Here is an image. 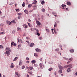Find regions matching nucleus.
<instances>
[{
	"label": "nucleus",
	"mask_w": 77,
	"mask_h": 77,
	"mask_svg": "<svg viewBox=\"0 0 77 77\" xmlns=\"http://www.w3.org/2000/svg\"><path fill=\"white\" fill-rule=\"evenodd\" d=\"M7 24H9V25H11V24H12V23H16L15 21V20H13L11 22H10L8 20L6 22Z\"/></svg>",
	"instance_id": "obj_1"
},
{
	"label": "nucleus",
	"mask_w": 77,
	"mask_h": 77,
	"mask_svg": "<svg viewBox=\"0 0 77 77\" xmlns=\"http://www.w3.org/2000/svg\"><path fill=\"white\" fill-rule=\"evenodd\" d=\"M72 64H71L70 65H66L65 66V67H66V68H67L68 67H70V68H72Z\"/></svg>",
	"instance_id": "obj_2"
},
{
	"label": "nucleus",
	"mask_w": 77,
	"mask_h": 77,
	"mask_svg": "<svg viewBox=\"0 0 77 77\" xmlns=\"http://www.w3.org/2000/svg\"><path fill=\"white\" fill-rule=\"evenodd\" d=\"M18 15L19 16L18 17V19H20V18H21V15H22L20 13H19L18 14Z\"/></svg>",
	"instance_id": "obj_3"
},
{
	"label": "nucleus",
	"mask_w": 77,
	"mask_h": 77,
	"mask_svg": "<svg viewBox=\"0 0 77 77\" xmlns=\"http://www.w3.org/2000/svg\"><path fill=\"white\" fill-rule=\"evenodd\" d=\"M39 65L41 69H43V67H44V65H42V63H40L39 64Z\"/></svg>",
	"instance_id": "obj_4"
},
{
	"label": "nucleus",
	"mask_w": 77,
	"mask_h": 77,
	"mask_svg": "<svg viewBox=\"0 0 77 77\" xmlns=\"http://www.w3.org/2000/svg\"><path fill=\"white\" fill-rule=\"evenodd\" d=\"M14 43V42H12V43H11V47H12L13 45V46H16V44H15Z\"/></svg>",
	"instance_id": "obj_5"
},
{
	"label": "nucleus",
	"mask_w": 77,
	"mask_h": 77,
	"mask_svg": "<svg viewBox=\"0 0 77 77\" xmlns=\"http://www.w3.org/2000/svg\"><path fill=\"white\" fill-rule=\"evenodd\" d=\"M10 52L9 51H6V54H7V56H9V55H10Z\"/></svg>",
	"instance_id": "obj_6"
},
{
	"label": "nucleus",
	"mask_w": 77,
	"mask_h": 77,
	"mask_svg": "<svg viewBox=\"0 0 77 77\" xmlns=\"http://www.w3.org/2000/svg\"><path fill=\"white\" fill-rule=\"evenodd\" d=\"M35 50L37 52H40V51H41V50L38 48L35 49Z\"/></svg>",
	"instance_id": "obj_7"
},
{
	"label": "nucleus",
	"mask_w": 77,
	"mask_h": 77,
	"mask_svg": "<svg viewBox=\"0 0 77 77\" xmlns=\"http://www.w3.org/2000/svg\"><path fill=\"white\" fill-rule=\"evenodd\" d=\"M36 23H37V24L38 25V26H40L41 25V23L39 22L38 21H36Z\"/></svg>",
	"instance_id": "obj_8"
},
{
	"label": "nucleus",
	"mask_w": 77,
	"mask_h": 77,
	"mask_svg": "<svg viewBox=\"0 0 77 77\" xmlns=\"http://www.w3.org/2000/svg\"><path fill=\"white\" fill-rule=\"evenodd\" d=\"M6 49L7 51H8L9 52H11V51L10 48H6Z\"/></svg>",
	"instance_id": "obj_9"
},
{
	"label": "nucleus",
	"mask_w": 77,
	"mask_h": 77,
	"mask_svg": "<svg viewBox=\"0 0 77 77\" xmlns=\"http://www.w3.org/2000/svg\"><path fill=\"white\" fill-rule=\"evenodd\" d=\"M14 65L13 64V63H12L11 64V68H13L14 67Z\"/></svg>",
	"instance_id": "obj_10"
},
{
	"label": "nucleus",
	"mask_w": 77,
	"mask_h": 77,
	"mask_svg": "<svg viewBox=\"0 0 77 77\" xmlns=\"http://www.w3.org/2000/svg\"><path fill=\"white\" fill-rule=\"evenodd\" d=\"M24 12L25 13V14H29V11H28L26 10H25Z\"/></svg>",
	"instance_id": "obj_11"
},
{
	"label": "nucleus",
	"mask_w": 77,
	"mask_h": 77,
	"mask_svg": "<svg viewBox=\"0 0 77 77\" xmlns=\"http://www.w3.org/2000/svg\"><path fill=\"white\" fill-rule=\"evenodd\" d=\"M33 45H35V44L34 43H32L30 44V47H33Z\"/></svg>",
	"instance_id": "obj_12"
},
{
	"label": "nucleus",
	"mask_w": 77,
	"mask_h": 77,
	"mask_svg": "<svg viewBox=\"0 0 77 77\" xmlns=\"http://www.w3.org/2000/svg\"><path fill=\"white\" fill-rule=\"evenodd\" d=\"M70 71H71V69H70V68H69L67 69V72H70Z\"/></svg>",
	"instance_id": "obj_13"
},
{
	"label": "nucleus",
	"mask_w": 77,
	"mask_h": 77,
	"mask_svg": "<svg viewBox=\"0 0 77 77\" xmlns=\"http://www.w3.org/2000/svg\"><path fill=\"white\" fill-rule=\"evenodd\" d=\"M66 4L67 5H68L69 6H70V5H71V2H67L66 3Z\"/></svg>",
	"instance_id": "obj_14"
},
{
	"label": "nucleus",
	"mask_w": 77,
	"mask_h": 77,
	"mask_svg": "<svg viewBox=\"0 0 77 77\" xmlns=\"http://www.w3.org/2000/svg\"><path fill=\"white\" fill-rule=\"evenodd\" d=\"M5 32H0V35H5Z\"/></svg>",
	"instance_id": "obj_15"
},
{
	"label": "nucleus",
	"mask_w": 77,
	"mask_h": 77,
	"mask_svg": "<svg viewBox=\"0 0 77 77\" xmlns=\"http://www.w3.org/2000/svg\"><path fill=\"white\" fill-rule=\"evenodd\" d=\"M32 5L30 4L28 5V7L29 8H31V7H32Z\"/></svg>",
	"instance_id": "obj_16"
},
{
	"label": "nucleus",
	"mask_w": 77,
	"mask_h": 77,
	"mask_svg": "<svg viewBox=\"0 0 77 77\" xmlns=\"http://www.w3.org/2000/svg\"><path fill=\"white\" fill-rule=\"evenodd\" d=\"M74 49H72L70 50V53H74Z\"/></svg>",
	"instance_id": "obj_17"
},
{
	"label": "nucleus",
	"mask_w": 77,
	"mask_h": 77,
	"mask_svg": "<svg viewBox=\"0 0 77 77\" xmlns=\"http://www.w3.org/2000/svg\"><path fill=\"white\" fill-rule=\"evenodd\" d=\"M31 62L32 63H36V61L35 60H33Z\"/></svg>",
	"instance_id": "obj_18"
},
{
	"label": "nucleus",
	"mask_w": 77,
	"mask_h": 77,
	"mask_svg": "<svg viewBox=\"0 0 77 77\" xmlns=\"http://www.w3.org/2000/svg\"><path fill=\"white\" fill-rule=\"evenodd\" d=\"M41 3L42 5H44V4H45V2L44 1H42L41 2Z\"/></svg>",
	"instance_id": "obj_19"
},
{
	"label": "nucleus",
	"mask_w": 77,
	"mask_h": 77,
	"mask_svg": "<svg viewBox=\"0 0 77 77\" xmlns=\"http://www.w3.org/2000/svg\"><path fill=\"white\" fill-rule=\"evenodd\" d=\"M21 30V29L19 27H17V31H19V30Z\"/></svg>",
	"instance_id": "obj_20"
},
{
	"label": "nucleus",
	"mask_w": 77,
	"mask_h": 77,
	"mask_svg": "<svg viewBox=\"0 0 77 77\" xmlns=\"http://www.w3.org/2000/svg\"><path fill=\"white\" fill-rule=\"evenodd\" d=\"M58 67L60 69H63V67H62V66H61L60 65L58 66Z\"/></svg>",
	"instance_id": "obj_21"
},
{
	"label": "nucleus",
	"mask_w": 77,
	"mask_h": 77,
	"mask_svg": "<svg viewBox=\"0 0 77 77\" xmlns=\"http://www.w3.org/2000/svg\"><path fill=\"white\" fill-rule=\"evenodd\" d=\"M18 59V57H15L13 60V61H15V60H17Z\"/></svg>",
	"instance_id": "obj_22"
},
{
	"label": "nucleus",
	"mask_w": 77,
	"mask_h": 77,
	"mask_svg": "<svg viewBox=\"0 0 77 77\" xmlns=\"http://www.w3.org/2000/svg\"><path fill=\"white\" fill-rule=\"evenodd\" d=\"M15 74H16V75H17V76H18V77H20V75H19L18 74V72H15Z\"/></svg>",
	"instance_id": "obj_23"
},
{
	"label": "nucleus",
	"mask_w": 77,
	"mask_h": 77,
	"mask_svg": "<svg viewBox=\"0 0 77 77\" xmlns=\"http://www.w3.org/2000/svg\"><path fill=\"white\" fill-rule=\"evenodd\" d=\"M59 72L60 74H61V73L62 72V69H60L59 70Z\"/></svg>",
	"instance_id": "obj_24"
},
{
	"label": "nucleus",
	"mask_w": 77,
	"mask_h": 77,
	"mask_svg": "<svg viewBox=\"0 0 77 77\" xmlns=\"http://www.w3.org/2000/svg\"><path fill=\"white\" fill-rule=\"evenodd\" d=\"M34 56H35L36 57H38V54L36 53H35L34 54Z\"/></svg>",
	"instance_id": "obj_25"
},
{
	"label": "nucleus",
	"mask_w": 77,
	"mask_h": 77,
	"mask_svg": "<svg viewBox=\"0 0 77 77\" xmlns=\"http://www.w3.org/2000/svg\"><path fill=\"white\" fill-rule=\"evenodd\" d=\"M41 11H42L43 12H45V9L44 8H42L41 9Z\"/></svg>",
	"instance_id": "obj_26"
},
{
	"label": "nucleus",
	"mask_w": 77,
	"mask_h": 77,
	"mask_svg": "<svg viewBox=\"0 0 77 77\" xmlns=\"http://www.w3.org/2000/svg\"><path fill=\"white\" fill-rule=\"evenodd\" d=\"M29 69H30L31 70H32V69H33V67L32 66H29Z\"/></svg>",
	"instance_id": "obj_27"
},
{
	"label": "nucleus",
	"mask_w": 77,
	"mask_h": 77,
	"mask_svg": "<svg viewBox=\"0 0 77 77\" xmlns=\"http://www.w3.org/2000/svg\"><path fill=\"white\" fill-rule=\"evenodd\" d=\"M48 70L49 71H51V70H53V68H49L48 69Z\"/></svg>",
	"instance_id": "obj_28"
},
{
	"label": "nucleus",
	"mask_w": 77,
	"mask_h": 77,
	"mask_svg": "<svg viewBox=\"0 0 77 77\" xmlns=\"http://www.w3.org/2000/svg\"><path fill=\"white\" fill-rule=\"evenodd\" d=\"M22 6L23 7H24V6H25V3L24 2H23L22 4Z\"/></svg>",
	"instance_id": "obj_29"
},
{
	"label": "nucleus",
	"mask_w": 77,
	"mask_h": 77,
	"mask_svg": "<svg viewBox=\"0 0 77 77\" xmlns=\"http://www.w3.org/2000/svg\"><path fill=\"white\" fill-rule=\"evenodd\" d=\"M21 64H22V61H20L19 65H21Z\"/></svg>",
	"instance_id": "obj_30"
},
{
	"label": "nucleus",
	"mask_w": 77,
	"mask_h": 77,
	"mask_svg": "<svg viewBox=\"0 0 77 77\" xmlns=\"http://www.w3.org/2000/svg\"><path fill=\"white\" fill-rule=\"evenodd\" d=\"M18 42H21V40L20 38H18Z\"/></svg>",
	"instance_id": "obj_31"
},
{
	"label": "nucleus",
	"mask_w": 77,
	"mask_h": 77,
	"mask_svg": "<svg viewBox=\"0 0 77 77\" xmlns=\"http://www.w3.org/2000/svg\"><path fill=\"white\" fill-rule=\"evenodd\" d=\"M62 7L63 8V7H66V5H64L63 4L62 5H61Z\"/></svg>",
	"instance_id": "obj_32"
},
{
	"label": "nucleus",
	"mask_w": 77,
	"mask_h": 77,
	"mask_svg": "<svg viewBox=\"0 0 77 77\" xmlns=\"http://www.w3.org/2000/svg\"><path fill=\"white\" fill-rule=\"evenodd\" d=\"M0 48L2 49L3 48V46L2 45H0Z\"/></svg>",
	"instance_id": "obj_33"
},
{
	"label": "nucleus",
	"mask_w": 77,
	"mask_h": 77,
	"mask_svg": "<svg viewBox=\"0 0 77 77\" xmlns=\"http://www.w3.org/2000/svg\"><path fill=\"white\" fill-rule=\"evenodd\" d=\"M33 8H34L33 9L34 10H35V9H36V6H34Z\"/></svg>",
	"instance_id": "obj_34"
},
{
	"label": "nucleus",
	"mask_w": 77,
	"mask_h": 77,
	"mask_svg": "<svg viewBox=\"0 0 77 77\" xmlns=\"http://www.w3.org/2000/svg\"><path fill=\"white\" fill-rule=\"evenodd\" d=\"M55 51H59V49L57 48L55 50Z\"/></svg>",
	"instance_id": "obj_35"
},
{
	"label": "nucleus",
	"mask_w": 77,
	"mask_h": 77,
	"mask_svg": "<svg viewBox=\"0 0 77 77\" xmlns=\"http://www.w3.org/2000/svg\"><path fill=\"white\" fill-rule=\"evenodd\" d=\"M57 26V23L56 22H55V24L54 25V27H56Z\"/></svg>",
	"instance_id": "obj_36"
},
{
	"label": "nucleus",
	"mask_w": 77,
	"mask_h": 77,
	"mask_svg": "<svg viewBox=\"0 0 77 77\" xmlns=\"http://www.w3.org/2000/svg\"><path fill=\"white\" fill-rule=\"evenodd\" d=\"M28 72L29 74H30L31 75L32 74V72Z\"/></svg>",
	"instance_id": "obj_37"
},
{
	"label": "nucleus",
	"mask_w": 77,
	"mask_h": 77,
	"mask_svg": "<svg viewBox=\"0 0 77 77\" xmlns=\"http://www.w3.org/2000/svg\"><path fill=\"white\" fill-rule=\"evenodd\" d=\"M46 30L48 32H50V30L48 29H46Z\"/></svg>",
	"instance_id": "obj_38"
},
{
	"label": "nucleus",
	"mask_w": 77,
	"mask_h": 77,
	"mask_svg": "<svg viewBox=\"0 0 77 77\" xmlns=\"http://www.w3.org/2000/svg\"><path fill=\"white\" fill-rule=\"evenodd\" d=\"M72 59H73L72 58H69V60L70 61H72Z\"/></svg>",
	"instance_id": "obj_39"
},
{
	"label": "nucleus",
	"mask_w": 77,
	"mask_h": 77,
	"mask_svg": "<svg viewBox=\"0 0 77 77\" xmlns=\"http://www.w3.org/2000/svg\"><path fill=\"white\" fill-rule=\"evenodd\" d=\"M52 14L54 15H55V14H56V15L57 14V13H56L55 12H53Z\"/></svg>",
	"instance_id": "obj_40"
},
{
	"label": "nucleus",
	"mask_w": 77,
	"mask_h": 77,
	"mask_svg": "<svg viewBox=\"0 0 77 77\" xmlns=\"http://www.w3.org/2000/svg\"><path fill=\"white\" fill-rule=\"evenodd\" d=\"M54 32L56 33V34H57V32H56V29H54Z\"/></svg>",
	"instance_id": "obj_41"
},
{
	"label": "nucleus",
	"mask_w": 77,
	"mask_h": 77,
	"mask_svg": "<svg viewBox=\"0 0 77 77\" xmlns=\"http://www.w3.org/2000/svg\"><path fill=\"white\" fill-rule=\"evenodd\" d=\"M16 11H17V12H19V9H15Z\"/></svg>",
	"instance_id": "obj_42"
},
{
	"label": "nucleus",
	"mask_w": 77,
	"mask_h": 77,
	"mask_svg": "<svg viewBox=\"0 0 77 77\" xmlns=\"http://www.w3.org/2000/svg\"><path fill=\"white\" fill-rule=\"evenodd\" d=\"M25 68V66H23L21 68L22 69H24Z\"/></svg>",
	"instance_id": "obj_43"
},
{
	"label": "nucleus",
	"mask_w": 77,
	"mask_h": 77,
	"mask_svg": "<svg viewBox=\"0 0 77 77\" xmlns=\"http://www.w3.org/2000/svg\"><path fill=\"white\" fill-rule=\"evenodd\" d=\"M63 59L65 60H68V58H66V57H63Z\"/></svg>",
	"instance_id": "obj_44"
},
{
	"label": "nucleus",
	"mask_w": 77,
	"mask_h": 77,
	"mask_svg": "<svg viewBox=\"0 0 77 77\" xmlns=\"http://www.w3.org/2000/svg\"><path fill=\"white\" fill-rule=\"evenodd\" d=\"M37 35H38V36H40V34H39V32H37Z\"/></svg>",
	"instance_id": "obj_45"
},
{
	"label": "nucleus",
	"mask_w": 77,
	"mask_h": 77,
	"mask_svg": "<svg viewBox=\"0 0 77 77\" xmlns=\"http://www.w3.org/2000/svg\"><path fill=\"white\" fill-rule=\"evenodd\" d=\"M4 25L2 23L1 24V26H2V27H3V26Z\"/></svg>",
	"instance_id": "obj_46"
},
{
	"label": "nucleus",
	"mask_w": 77,
	"mask_h": 77,
	"mask_svg": "<svg viewBox=\"0 0 77 77\" xmlns=\"http://www.w3.org/2000/svg\"><path fill=\"white\" fill-rule=\"evenodd\" d=\"M21 45H18V47L19 48H20V47H21Z\"/></svg>",
	"instance_id": "obj_47"
},
{
	"label": "nucleus",
	"mask_w": 77,
	"mask_h": 77,
	"mask_svg": "<svg viewBox=\"0 0 77 77\" xmlns=\"http://www.w3.org/2000/svg\"><path fill=\"white\" fill-rule=\"evenodd\" d=\"M33 12V10H31L30 11H29V12Z\"/></svg>",
	"instance_id": "obj_48"
},
{
	"label": "nucleus",
	"mask_w": 77,
	"mask_h": 77,
	"mask_svg": "<svg viewBox=\"0 0 77 77\" xmlns=\"http://www.w3.org/2000/svg\"><path fill=\"white\" fill-rule=\"evenodd\" d=\"M1 31H2V32H3V31H4V29H3V28H2L1 29Z\"/></svg>",
	"instance_id": "obj_49"
},
{
	"label": "nucleus",
	"mask_w": 77,
	"mask_h": 77,
	"mask_svg": "<svg viewBox=\"0 0 77 77\" xmlns=\"http://www.w3.org/2000/svg\"><path fill=\"white\" fill-rule=\"evenodd\" d=\"M35 30L36 31V32H39V30H38V29H35Z\"/></svg>",
	"instance_id": "obj_50"
},
{
	"label": "nucleus",
	"mask_w": 77,
	"mask_h": 77,
	"mask_svg": "<svg viewBox=\"0 0 77 77\" xmlns=\"http://www.w3.org/2000/svg\"><path fill=\"white\" fill-rule=\"evenodd\" d=\"M34 3H37V1H36L35 0H34Z\"/></svg>",
	"instance_id": "obj_51"
},
{
	"label": "nucleus",
	"mask_w": 77,
	"mask_h": 77,
	"mask_svg": "<svg viewBox=\"0 0 77 77\" xmlns=\"http://www.w3.org/2000/svg\"><path fill=\"white\" fill-rule=\"evenodd\" d=\"M26 42H27L28 44H29V42L28 41H26Z\"/></svg>",
	"instance_id": "obj_52"
},
{
	"label": "nucleus",
	"mask_w": 77,
	"mask_h": 77,
	"mask_svg": "<svg viewBox=\"0 0 77 77\" xmlns=\"http://www.w3.org/2000/svg\"><path fill=\"white\" fill-rule=\"evenodd\" d=\"M13 5V3H11L10 4H9L10 5Z\"/></svg>",
	"instance_id": "obj_53"
},
{
	"label": "nucleus",
	"mask_w": 77,
	"mask_h": 77,
	"mask_svg": "<svg viewBox=\"0 0 77 77\" xmlns=\"http://www.w3.org/2000/svg\"><path fill=\"white\" fill-rule=\"evenodd\" d=\"M26 60H29V58L28 57H26Z\"/></svg>",
	"instance_id": "obj_54"
},
{
	"label": "nucleus",
	"mask_w": 77,
	"mask_h": 77,
	"mask_svg": "<svg viewBox=\"0 0 77 77\" xmlns=\"http://www.w3.org/2000/svg\"><path fill=\"white\" fill-rule=\"evenodd\" d=\"M25 29H27V26H25Z\"/></svg>",
	"instance_id": "obj_55"
},
{
	"label": "nucleus",
	"mask_w": 77,
	"mask_h": 77,
	"mask_svg": "<svg viewBox=\"0 0 77 77\" xmlns=\"http://www.w3.org/2000/svg\"><path fill=\"white\" fill-rule=\"evenodd\" d=\"M36 3H36V2H33V4L34 5H36Z\"/></svg>",
	"instance_id": "obj_56"
},
{
	"label": "nucleus",
	"mask_w": 77,
	"mask_h": 77,
	"mask_svg": "<svg viewBox=\"0 0 77 77\" xmlns=\"http://www.w3.org/2000/svg\"><path fill=\"white\" fill-rule=\"evenodd\" d=\"M43 18H44V16H41V18H42V19H43Z\"/></svg>",
	"instance_id": "obj_57"
},
{
	"label": "nucleus",
	"mask_w": 77,
	"mask_h": 77,
	"mask_svg": "<svg viewBox=\"0 0 77 77\" xmlns=\"http://www.w3.org/2000/svg\"><path fill=\"white\" fill-rule=\"evenodd\" d=\"M39 38L40 39H42V38L41 37H39Z\"/></svg>",
	"instance_id": "obj_58"
},
{
	"label": "nucleus",
	"mask_w": 77,
	"mask_h": 77,
	"mask_svg": "<svg viewBox=\"0 0 77 77\" xmlns=\"http://www.w3.org/2000/svg\"><path fill=\"white\" fill-rule=\"evenodd\" d=\"M29 62L30 61H26V63H29Z\"/></svg>",
	"instance_id": "obj_59"
},
{
	"label": "nucleus",
	"mask_w": 77,
	"mask_h": 77,
	"mask_svg": "<svg viewBox=\"0 0 77 77\" xmlns=\"http://www.w3.org/2000/svg\"><path fill=\"white\" fill-rule=\"evenodd\" d=\"M34 66L36 67L37 66V65L35 64H34Z\"/></svg>",
	"instance_id": "obj_60"
},
{
	"label": "nucleus",
	"mask_w": 77,
	"mask_h": 77,
	"mask_svg": "<svg viewBox=\"0 0 77 77\" xmlns=\"http://www.w3.org/2000/svg\"><path fill=\"white\" fill-rule=\"evenodd\" d=\"M28 21H29V22H30V21H31L30 19H29V20H28Z\"/></svg>",
	"instance_id": "obj_61"
},
{
	"label": "nucleus",
	"mask_w": 77,
	"mask_h": 77,
	"mask_svg": "<svg viewBox=\"0 0 77 77\" xmlns=\"http://www.w3.org/2000/svg\"><path fill=\"white\" fill-rule=\"evenodd\" d=\"M15 33V30H14L13 31V33Z\"/></svg>",
	"instance_id": "obj_62"
},
{
	"label": "nucleus",
	"mask_w": 77,
	"mask_h": 77,
	"mask_svg": "<svg viewBox=\"0 0 77 77\" xmlns=\"http://www.w3.org/2000/svg\"><path fill=\"white\" fill-rule=\"evenodd\" d=\"M26 38L27 39H29V37H26Z\"/></svg>",
	"instance_id": "obj_63"
},
{
	"label": "nucleus",
	"mask_w": 77,
	"mask_h": 77,
	"mask_svg": "<svg viewBox=\"0 0 77 77\" xmlns=\"http://www.w3.org/2000/svg\"><path fill=\"white\" fill-rule=\"evenodd\" d=\"M51 30H52V32H53V30H54V29H51Z\"/></svg>",
	"instance_id": "obj_64"
}]
</instances>
